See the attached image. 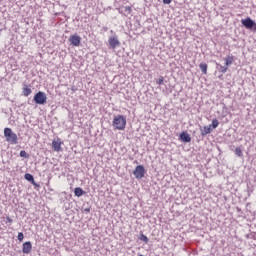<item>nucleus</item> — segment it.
<instances>
[{
	"instance_id": "1",
	"label": "nucleus",
	"mask_w": 256,
	"mask_h": 256,
	"mask_svg": "<svg viewBox=\"0 0 256 256\" xmlns=\"http://www.w3.org/2000/svg\"><path fill=\"white\" fill-rule=\"evenodd\" d=\"M112 126L118 131H125V127L127 126V118L123 115L114 116Z\"/></svg>"
},
{
	"instance_id": "2",
	"label": "nucleus",
	"mask_w": 256,
	"mask_h": 256,
	"mask_svg": "<svg viewBox=\"0 0 256 256\" xmlns=\"http://www.w3.org/2000/svg\"><path fill=\"white\" fill-rule=\"evenodd\" d=\"M4 137L7 143H10V145H17V143H19V138L9 127L4 128Z\"/></svg>"
},
{
	"instance_id": "3",
	"label": "nucleus",
	"mask_w": 256,
	"mask_h": 256,
	"mask_svg": "<svg viewBox=\"0 0 256 256\" xmlns=\"http://www.w3.org/2000/svg\"><path fill=\"white\" fill-rule=\"evenodd\" d=\"M242 27L248 29V31H255L256 32V22L255 20L251 19V17H247L241 20Z\"/></svg>"
},
{
	"instance_id": "4",
	"label": "nucleus",
	"mask_w": 256,
	"mask_h": 256,
	"mask_svg": "<svg viewBox=\"0 0 256 256\" xmlns=\"http://www.w3.org/2000/svg\"><path fill=\"white\" fill-rule=\"evenodd\" d=\"M34 103L36 105H45L47 103V94L43 91H38L33 97Z\"/></svg>"
},
{
	"instance_id": "5",
	"label": "nucleus",
	"mask_w": 256,
	"mask_h": 256,
	"mask_svg": "<svg viewBox=\"0 0 256 256\" xmlns=\"http://www.w3.org/2000/svg\"><path fill=\"white\" fill-rule=\"evenodd\" d=\"M145 173H147V170H145V166L143 165L136 166V168L133 171V175L137 179H143V177H145Z\"/></svg>"
},
{
	"instance_id": "6",
	"label": "nucleus",
	"mask_w": 256,
	"mask_h": 256,
	"mask_svg": "<svg viewBox=\"0 0 256 256\" xmlns=\"http://www.w3.org/2000/svg\"><path fill=\"white\" fill-rule=\"evenodd\" d=\"M108 43L109 49H117V47H121V42L119 41V37L117 35L109 37Z\"/></svg>"
},
{
	"instance_id": "7",
	"label": "nucleus",
	"mask_w": 256,
	"mask_h": 256,
	"mask_svg": "<svg viewBox=\"0 0 256 256\" xmlns=\"http://www.w3.org/2000/svg\"><path fill=\"white\" fill-rule=\"evenodd\" d=\"M70 45H73V47H79L81 45V36L78 34L71 35L69 37Z\"/></svg>"
},
{
	"instance_id": "8",
	"label": "nucleus",
	"mask_w": 256,
	"mask_h": 256,
	"mask_svg": "<svg viewBox=\"0 0 256 256\" xmlns=\"http://www.w3.org/2000/svg\"><path fill=\"white\" fill-rule=\"evenodd\" d=\"M179 139L182 141V143H191V135L187 133V131L180 133Z\"/></svg>"
},
{
	"instance_id": "9",
	"label": "nucleus",
	"mask_w": 256,
	"mask_h": 256,
	"mask_svg": "<svg viewBox=\"0 0 256 256\" xmlns=\"http://www.w3.org/2000/svg\"><path fill=\"white\" fill-rule=\"evenodd\" d=\"M61 145H63L61 138H57V140L52 141V149H54V151H61Z\"/></svg>"
},
{
	"instance_id": "10",
	"label": "nucleus",
	"mask_w": 256,
	"mask_h": 256,
	"mask_svg": "<svg viewBox=\"0 0 256 256\" xmlns=\"http://www.w3.org/2000/svg\"><path fill=\"white\" fill-rule=\"evenodd\" d=\"M31 249H33V245L31 244L30 241L25 242L22 246L23 253H26V254L31 253Z\"/></svg>"
},
{
	"instance_id": "11",
	"label": "nucleus",
	"mask_w": 256,
	"mask_h": 256,
	"mask_svg": "<svg viewBox=\"0 0 256 256\" xmlns=\"http://www.w3.org/2000/svg\"><path fill=\"white\" fill-rule=\"evenodd\" d=\"M202 137H206V135H209L213 129H211V125L204 126L203 128H200Z\"/></svg>"
},
{
	"instance_id": "12",
	"label": "nucleus",
	"mask_w": 256,
	"mask_h": 256,
	"mask_svg": "<svg viewBox=\"0 0 256 256\" xmlns=\"http://www.w3.org/2000/svg\"><path fill=\"white\" fill-rule=\"evenodd\" d=\"M85 191H84V189L83 188H81V187H76L75 189H74V194H75V196L76 197H83V195H85Z\"/></svg>"
},
{
	"instance_id": "13",
	"label": "nucleus",
	"mask_w": 256,
	"mask_h": 256,
	"mask_svg": "<svg viewBox=\"0 0 256 256\" xmlns=\"http://www.w3.org/2000/svg\"><path fill=\"white\" fill-rule=\"evenodd\" d=\"M22 93H23L24 97H29V95H31V93H33V90H31V88H28L27 84H24Z\"/></svg>"
},
{
	"instance_id": "14",
	"label": "nucleus",
	"mask_w": 256,
	"mask_h": 256,
	"mask_svg": "<svg viewBox=\"0 0 256 256\" xmlns=\"http://www.w3.org/2000/svg\"><path fill=\"white\" fill-rule=\"evenodd\" d=\"M199 69L203 73V75H207V69H208L207 63L205 62L200 63Z\"/></svg>"
},
{
	"instance_id": "15",
	"label": "nucleus",
	"mask_w": 256,
	"mask_h": 256,
	"mask_svg": "<svg viewBox=\"0 0 256 256\" xmlns=\"http://www.w3.org/2000/svg\"><path fill=\"white\" fill-rule=\"evenodd\" d=\"M138 239L145 243L146 245L147 243H149V238L145 234H143V232H140Z\"/></svg>"
},
{
	"instance_id": "16",
	"label": "nucleus",
	"mask_w": 256,
	"mask_h": 256,
	"mask_svg": "<svg viewBox=\"0 0 256 256\" xmlns=\"http://www.w3.org/2000/svg\"><path fill=\"white\" fill-rule=\"evenodd\" d=\"M225 61V65L226 67H229V65H233V56H227L226 58H224Z\"/></svg>"
},
{
	"instance_id": "17",
	"label": "nucleus",
	"mask_w": 256,
	"mask_h": 256,
	"mask_svg": "<svg viewBox=\"0 0 256 256\" xmlns=\"http://www.w3.org/2000/svg\"><path fill=\"white\" fill-rule=\"evenodd\" d=\"M216 69H218V71H220V73H227V66H222L219 63H216Z\"/></svg>"
},
{
	"instance_id": "18",
	"label": "nucleus",
	"mask_w": 256,
	"mask_h": 256,
	"mask_svg": "<svg viewBox=\"0 0 256 256\" xmlns=\"http://www.w3.org/2000/svg\"><path fill=\"white\" fill-rule=\"evenodd\" d=\"M24 179H25L26 181H29V183H33V181L35 180V177H33L32 174L26 173V174L24 175Z\"/></svg>"
},
{
	"instance_id": "19",
	"label": "nucleus",
	"mask_w": 256,
	"mask_h": 256,
	"mask_svg": "<svg viewBox=\"0 0 256 256\" xmlns=\"http://www.w3.org/2000/svg\"><path fill=\"white\" fill-rule=\"evenodd\" d=\"M234 153L237 157H243V150L241 149V147H236Z\"/></svg>"
},
{
	"instance_id": "20",
	"label": "nucleus",
	"mask_w": 256,
	"mask_h": 256,
	"mask_svg": "<svg viewBox=\"0 0 256 256\" xmlns=\"http://www.w3.org/2000/svg\"><path fill=\"white\" fill-rule=\"evenodd\" d=\"M211 127H212V129H217L219 127V120L213 119Z\"/></svg>"
},
{
	"instance_id": "21",
	"label": "nucleus",
	"mask_w": 256,
	"mask_h": 256,
	"mask_svg": "<svg viewBox=\"0 0 256 256\" xmlns=\"http://www.w3.org/2000/svg\"><path fill=\"white\" fill-rule=\"evenodd\" d=\"M20 157H23L24 159H29V153H27L25 150H21Z\"/></svg>"
},
{
	"instance_id": "22",
	"label": "nucleus",
	"mask_w": 256,
	"mask_h": 256,
	"mask_svg": "<svg viewBox=\"0 0 256 256\" xmlns=\"http://www.w3.org/2000/svg\"><path fill=\"white\" fill-rule=\"evenodd\" d=\"M82 211L84 213H91V206L85 207V205L82 206Z\"/></svg>"
},
{
	"instance_id": "23",
	"label": "nucleus",
	"mask_w": 256,
	"mask_h": 256,
	"mask_svg": "<svg viewBox=\"0 0 256 256\" xmlns=\"http://www.w3.org/2000/svg\"><path fill=\"white\" fill-rule=\"evenodd\" d=\"M17 239L18 241H23V239H25V235L23 234V232L18 233Z\"/></svg>"
},
{
	"instance_id": "24",
	"label": "nucleus",
	"mask_w": 256,
	"mask_h": 256,
	"mask_svg": "<svg viewBox=\"0 0 256 256\" xmlns=\"http://www.w3.org/2000/svg\"><path fill=\"white\" fill-rule=\"evenodd\" d=\"M156 83H157V85H163V83H164V78H163V76H160V77L158 78V80L156 81Z\"/></svg>"
},
{
	"instance_id": "25",
	"label": "nucleus",
	"mask_w": 256,
	"mask_h": 256,
	"mask_svg": "<svg viewBox=\"0 0 256 256\" xmlns=\"http://www.w3.org/2000/svg\"><path fill=\"white\" fill-rule=\"evenodd\" d=\"M124 11L125 13H128V14L131 13L132 11L131 6H125Z\"/></svg>"
},
{
	"instance_id": "26",
	"label": "nucleus",
	"mask_w": 256,
	"mask_h": 256,
	"mask_svg": "<svg viewBox=\"0 0 256 256\" xmlns=\"http://www.w3.org/2000/svg\"><path fill=\"white\" fill-rule=\"evenodd\" d=\"M172 2H173V0H162V3L164 5H171Z\"/></svg>"
},
{
	"instance_id": "27",
	"label": "nucleus",
	"mask_w": 256,
	"mask_h": 256,
	"mask_svg": "<svg viewBox=\"0 0 256 256\" xmlns=\"http://www.w3.org/2000/svg\"><path fill=\"white\" fill-rule=\"evenodd\" d=\"M7 223H9L10 225L13 223V219H11V217H6Z\"/></svg>"
},
{
	"instance_id": "28",
	"label": "nucleus",
	"mask_w": 256,
	"mask_h": 256,
	"mask_svg": "<svg viewBox=\"0 0 256 256\" xmlns=\"http://www.w3.org/2000/svg\"><path fill=\"white\" fill-rule=\"evenodd\" d=\"M32 185H34V187H39V184H37V182H35V180H33V182H30Z\"/></svg>"
},
{
	"instance_id": "29",
	"label": "nucleus",
	"mask_w": 256,
	"mask_h": 256,
	"mask_svg": "<svg viewBox=\"0 0 256 256\" xmlns=\"http://www.w3.org/2000/svg\"><path fill=\"white\" fill-rule=\"evenodd\" d=\"M77 90V88H75V86H73L72 87V91H76Z\"/></svg>"
},
{
	"instance_id": "30",
	"label": "nucleus",
	"mask_w": 256,
	"mask_h": 256,
	"mask_svg": "<svg viewBox=\"0 0 256 256\" xmlns=\"http://www.w3.org/2000/svg\"><path fill=\"white\" fill-rule=\"evenodd\" d=\"M139 256H143V255H139Z\"/></svg>"
}]
</instances>
